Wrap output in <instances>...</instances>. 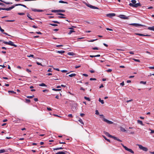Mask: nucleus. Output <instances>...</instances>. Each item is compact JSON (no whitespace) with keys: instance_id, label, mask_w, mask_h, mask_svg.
Wrapping results in <instances>:
<instances>
[{"instance_id":"1","label":"nucleus","mask_w":154,"mask_h":154,"mask_svg":"<svg viewBox=\"0 0 154 154\" xmlns=\"http://www.w3.org/2000/svg\"><path fill=\"white\" fill-rule=\"evenodd\" d=\"M122 146L123 147V148L125 149L127 151H129L131 153H134V152L131 149L128 148L126 146H125L123 144H121Z\"/></svg>"},{"instance_id":"2","label":"nucleus","mask_w":154,"mask_h":154,"mask_svg":"<svg viewBox=\"0 0 154 154\" xmlns=\"http://www.w3.org/2000/svg\"><path fill=\"white\" fill-rule=\"evenodd\" d=\"M129 5L131 7H135V8H137L138 7L141 6V5L139 3H136L134 5L133 4H132L131 3H130L129 4Z\"/></svg>"},{"instance_id":"3","label":"nucleus","mask_w":154,"mask_h":154,"mask_svg":"<svg viewBox=\"0 0 154 154\" xmlns=\"http://www.w3.org/2000/svg\"><path fill=\"white\" fill-rule=\"evenodd\" d=\"M137 145L140 149L142 150L143 151L145 152L148 151V149L146 147H143L142 145L140 144H137Z\"/></svg>"},{"instance_id":"4","label":"nucleus","mask_w":154,"mask_h":154,"mask_svg":"<svg viewBox=\"0 0 154 154\" xmlns=\"http://www.w3.org/2000/svg\"><path fill=\"white\" fill-rule=\"evenodd\" d=\"M85 4L88 7L91 8H92L93 9H99V8H97L96 7H95L94 6H92L91 5L87 3H85Z\"/></svg>"},{"instance_id":"5","label":"nucleus","mask_w":154,"mask_h":154,"mask_svg":"<svg viewBox=\"0 0 154 154\" xmlns=\"http://www.w3.org/2000/svg\"><path fill=\"white\" fill-rule=\"evenodd\" d=\"M103 120L109 124H112L113 123V122L105 119L104 117L103 118Z\"/></svg>"},{"instance_id":"6","label":"nucleus","mask_w":154,"mask_h":154,"mask_svg":"<svg viewBox=\"0 0 154 154\" xmlns=\"http://www.w3.org/2000/svg\"><path fill=\"white\" fill-rule=\"evenodd\" d=\"M55 154H70L69 153L66 151H63L59 152L56 153Z\"/></svg>"},{"instance_id":"7","label":"nucleus","mask_w":154,"mask_h":154,"mask_svg":"<svg viewBox=\"0 0 154 154\" xmlns=\"http://www.w3.org/2000/svg\"><path fill=\"white\" fill-rule=\"evenodd\" d=\"M119 17L123 19H128V17L125 16L124 15H120Z\"/></svg>"},{"instance_id":"8","label":"nucleus","mask_w":154,"mask_h":154,"mask_svg":"<svg viewBox=\"0 0 154 154\" xmlns=\"http://www.w3.org/2000/svg\"><path fill=\"white\" fill-rule=\"evenodd\" d=\"M130 25L134 26L136 27H138V26H144V25H141L140 24H138V23H131Z\"/></svg>"},{"instance_id":"9","label":"nucleus","mask_w":154,"mask_h":154,"mask_svg":"<svg viewBox=\"0 0 154 154\" xmlns=\"http://www.w3.org/2000/svg\"><path fill=\"white\" fill-rule=\"evenodd\" d=\"M8 45H10L11 46H14L15 47H17V45L14 44V43L13 42H12V41H8Z\"/></svg>"},{"instance_id":"10","label":"nucleus","mask_w":154,"mask_h":154,"mask_svg":"<svg viewBox=\"0 0 154 154\" xmlns=\"http://www.w3.org/2000/svg\"><path fill=\"white\" fill-rule=\"evenodd\" d=\"M115 16V14L114 13H110L106 14V16L109 17H111Z\"/></svg>"},{"instance_id":"11","label":"nucleus","mask_w":154,"mask_h":154,"mask_svg":"<svg viewBox=\"0 0 154 154\" xmlns=\"http://www.w3.org/2000/svg\"><path fill=\"white\" fill-rule=\"evenodd\" d=\"M14 8V5H13L11 7H10L9 8H5V10L7 11H9V10H10L11 9H12Z\"/></svg>"},{"instance_id":"12","label":"nucleus","mask_w":154,"mask_h":154,"mask_svg":"<svg viewBox=\"0 0 154 154\" xmlns=\"http://www.w3.org/2000/svg\"><path fill=\"white\" fill-rule=\"evenodd\" d=\"M112 138L113 139H114V140H116L119 141L120 142L122 141L121 140H120L117 137H115L114 136H113Z\"/></svg>"},{"instance_id":"13","label":"nucleus","mask_w":154,"mask_h":154,"mask_svg":"<svg viewBox=\"0 0 154 154\" xmlns=\"http://www.w3.org/2000/svg\"><path fill=\"white\" fill-rule=\"evenodd\" d=\"M148 29L150 30L154 31V26L152 27H149Z\"/></svg>"},{"instance_id":"14","label":"nucleus","mask_w":154,"mask_h":154,"mask_svg":"<svg viewBox=\"0 0 154 154\" xmlns=\"http://www.w3.org/2000/svg\"><path fill=\"white\" fill-rule=\"evenodd\" d=\"M105 134L107 136L109 137H110L111 138H112V137H113L112 136L110 135L109 133L107 132H106L105 133Z\"/></svg>"},{"instance_id":"15","label":"nucleus","mask_w":154,"mask_h":154,"mask_svg":"<svg viewBox=\"0 0 154 154\" xmlns=\"http://www.w3.org/2000/svg\"><path fill=\"white\" fill-rule=\"evenodd\" d=\"M0 1L1 2H3L4 3H5L7 4H12V2H5L4 1L2 0H0Z\"/></svg>"},{"instance_id":"16","label":"nucleus","mask_w":154,"mask_h":154,"mask_svg":"<svg viewBox=\"0 0 154 154\" xmlns=\"http://www.w3.org/2000/svg\"><path fill=\"white\" fill-rule=\"evenodd\" d=\"M67 54L70 56H74L75 55V54L72 52H68Z\"/></svg>"},{"instance_id":"17","label":"nucleus","mask_w":154,"mask_h":154,"mask_svg":"<svg viewBox=\"0 0 154 154\" xmlns=\"http://www.w3.org/2000/svg\"><path fill=\"white\" fill-rule=\"evenodd\" d=\"M63 149L64 148L63 147H59V148H54L53 150H60V149Z\"/></svg>"},{"instance_id":"18","label":"nucleus","mask_w":154,"mask_h":154,"mask_svg":"<svg viewBox=\"0 0 154 154\" xmlns=\"http://www.w3.org/2000/svg\"><path fill=\"white\" fill-rule=\"evenodd\" d=\"M57 53H58L59 54H62L63 53H64L65 52V51H57Z\"/></svg>"},{"instance_id":"19","label":"nucleus","mask_w":154,"mask_h":154,"mask_svg":"<svg viewBox=\"0 0 154 154\" xmlns=\"http://www.w3.org/2000/svg\"><path fill=\"white\" fill-rule=\"evenodd\" d=\"M27 17L29 18L30 20H33V19L31 17V16L30 14L29 13H27Z\"/></svg>"},{"instance_id":"20","label":"nucleus","mask_w":154,"mask_h":154,"mask_svg":"<svg viewBox=\"0 0 154 154\" xmlns=\"http://www.w3.org/2000/svg\"><path fill=\"white\" fill-rule=\"evenodd\" d=\"M120 130L122 132H125L126 131V130L124 128L122 127L120 128Z\"/></svg>"},{"instance_id":"21","label":"nucleus","mask_w":154,"mask_h":154,"mask_svg":"<svg viewBox=\"0 0 154 154\" xmlns=\"http://www.w3.org/2000/svg\"><path fill=\"white\" fill-rule=\"evenodd\" d=\"M137 122V123L138 124H139L142 125H143V122L142 121H140V120H138Z\"/></svg>"},{"instance_id":"22","label":"nucleus","mask_w":154,"mask_h":154,"mask_svg":"<svg viewBox=\"0 0 154 154\" xmlns=\"http://www.w3.org/2000/svg\"><path fill=\"white\" fill-rule=\"evenodd\" d=\"M76 75V74L75 73H72L69 75V76L70 77H74Z\"/></svg>"},{"instance_id":"23","label":"nucleus","mask_w":154,"mask_h":154,"mask_svg":"<svg viewBox=\"0 0 154 154\" xmlns=\"http://www.w3.org/2000/svg\"><path fill=\"white\" fill-rule=\"evenodd\" d=\"M59 3H66V4H68V2H64V1H62V0H60L59 1Z\"/></svg>"},{"instance_id":"24","label":"nucleus","mask_w":154,"mask_h":154,"mask_svg":"<svg viewBox=\"0 0 154 154\" xmlns=\"http://www.w3.org/2000/svg\"><path fill=\"white\" fill-rule=\"evenodd\" d=\"M61 90V89H55V88H54L52 89V90H53L54 91H60Z\"/></svg>"},{"instance_id":"25","label":"nucleus","mask_w":154,"mask_h":154,"mask_svg":"<svg viewBox=\"0 0 154 154\" xmlns=\"http://www.w3.org/2000/svg\"><path fill=\"white\" fill-rule=\"evenodd\" d=\"M39 86H46V85L44 83H42L39 84Z\"/></svg>"},{"instance_id":"26","label":"nucleus","mask_w":154,"mask_h":154,"mask_svg":"<svg viewBox=\"0 0 154 154\" xmlns=\"http://www.w3.org/2000/svg\"><path fill=\"white\" fill-rule=\"evenodd\" d=\"M79 121L81 124H82V125H84V123L82 120L81 119H80L79 120Z\"/></svg>"},{"instance_id":"27","label":"nucleus","mask_w":154,"mask_h":154,"mask_svg":"<svg viewBox=\"0 0 154 154\" xmlns=\"http://www.w3.org/2000/svg\"><path fill=\"white\" fill-rule=\"evenodd\" d=\"M131 2H132V4L134 5L136 4V1L135 0H132L131 1Z\"/></svg>"},{"instance_id":"28","label":"nucleus","mask_w":154,"mask_h":154,"mask_svg":"<svg viewBox=\"0 0 154 154\" xmlns=\"http://www.w3.org/2000/svg\"><path fill=\"white\" fill-rule=\"evenodd\" d=\"M99 101L102 104H103L104 103V102L103 100H101L100 98L99 99Z\"/></svg>"},{"instance_id":"29","label":"nucleus","mask_w":154,"mask_h":154,"mask_svg":"<svg viewBox=\"0 0 154 154\" xmlns=\"http://www.w3.org/2000/svg\"><path fill=\"white\" fill-rule=\"evenodd\" d=\"M132 59L133 60H134V61H136V62H140V60L139 59H135L134 58H133Z\"/></svg>"},{"instance_id":"30","label":"nucleus","mask_w":154,"mask_h":154,"mask_svg":"<svg viewBox=\"0 0 154 154\" xmlns=\"http://www.w3.org/2000/svg\"><path fill=\"white\" fill-rule=\"evenodd\" d=\"M75 31L74 30H70L69 31V32L68 34L69 35H70L72 32H74Z\"/></svg>"},{"instance_id":"31","label":"nucleus","mask_w":154,"mask_h":154,"mask_svg":"<svg viewBox=\"0 0 154 154\" xmlns=\"http://www.w3.org/2000/svg\"><path fill=\"white\" fill-rule=\"evenodd\" d=\"M84 98H85V99L86 100H88V101H90V99L89 98L87 97H84Z\"/></svg>"},{"instance_id":"32","label":"nucleus","mask_w":154,"mask_h":154,"mask_svg":"<svg viewBox=\"0 0 154 154\" xmlns=\"http://www.w3.org/2000/svg\"><path fill=\"white\" fill-rule=\"evenodd\" d=\"M5 152V150L4 149H1L0 150V153L4 152Z\"/></svg>"},{"instance_id":"33","label":"nucleus","mask_w":154,"mask_h":154,"mask_svg":"<svg viewBox=\"0 0 154 154\" xmlns=\"http://www.w3.org/2000/svg\"><path fill=\"white\" fill-rule=\"evenodd\" d=\"M140 84H146V82L145 81H141L140 82Z\"/></svg>"},{"instance_id":"34","label":"nucleus","mask_w":154,"mask_h":154,"mask_svg":"<svg viewBox=\"0 0 154 154\" xmlns=\"http://www.w3.org/2000/svg\"><path fill=\"white\" fill-rule=\"evenodd\" d=\"M58 12H65V11L64 10H58Z\"/></svg>"},{"instance_id":"35","label":"nucleus","mask_w":154,"mask_h":154,"mask_svg":"<svg viewBox=\"0 0 154 154\" xmlns=\"http://www.w3.org/2000/svg\"><path fill=\"white\" fill-rule=\"evenodd\" d=\"M112 71V69H109L107 70H106V71L107 72H110Z\"/></svg>"},{"instance_id":"36","label":"nucleus","mask_w":154,"mask_h":154,"mask_svg":"<svg viewBox=\"0 0 154 154\" xmlns=\"http://www.w3.org/2000/svg\"><path fill=\"white\" fill-rule=\"evenodd\" d=\"M18 14L21 15H23L25 14V13H18Z\"/></svg>"},{"instance_id":"37","label":"nucleus","mask_w":154,"mask_h":154,"mask_svg":"<svg viewBox=\"0 0 154 154\" xmlns=\"http://www.w3.org/2000/svg\"><path fill=\"white\" fill-rule=\"evenodd\" d=\"M36 63L38 65H40L41 66H43L42 65L41 63H39L38 62H36Z\"/></svg>"},{"instance_id":"38","label":"nucleus","mask_w":154,"mask_h":154,"mask_svg":"<svg viewBox=\"0 0 154 154\" xmlns=\"http://www.w3.org/2000/svg\"><path fill=\"white\" fill-rule=\"evenodd\" d=\"M34 97V95H32V96H28L27 97L28 98H32Z\"/></svg>"},{"instance_id":"39","label":"nucleus","mask_w":154,"mask_h":154,"mask_svg":"<svg viewBox=\"0 0 154 154\" xmlns=\"http://www.w3.org/2000/svg\"><path fill=\"white\" fill-rule=\"evenodd\" d=\"M136 35L140 36H144V35L140 33H137L136 34Z\"/></svg>"},{"instance_id":"40","label":"nucleus","mask_w":154,"mask_h":154,"mask_svg":"<svg viewBox=\"0 0 154 154\" xmlns=\"http://www.w3.org/2000/svg\"><path fill=\"white\" fill-rule=\"evenodd\" d=\"M51 11L53 12H54V13L58 12V10H52Z\"/></svg>"},{"instance_id":"41","label":"nucleus","mask_w":154,"mask_h":154,"mask_svg":"<svg viewBox=\"0 0 154 154\" xmlns=\"http://www.w3.org/2000/svg\"><path fill=\"white\" fill-rule=\"evenodd\" d=\"M103 137L108 142H110V140L108 139H107L106 138L105 136H103Z\"/></svg>"},{"instance_id":"42","label":"nucleus","mask_w":154,"mask_h":154,"mask_svg":"<svg viewBox=\"0 0 154 154\" xmlns=\"http://www.w3.org/2000/svg\"><path fill=\"white\" fill-rule=\"evenodd\" d=\"M3 43L6 45H8V42H6V41H2Z\"/></svg>"},{"instance_id":"43","label":"nucleus","mask_w":154,"mask_h":154,"mask_svg":"<svg viewBox=\"0 0 154 154\" xmlns=\"http://www.w3.org/2000/svg\"><path fill=\"white\" fill-rule=\"evenodd\" d=\"M15 21V20H5V21H6V22H14Z\"/></svg>"},{"instance_id":"44","label":"nucleus","mask_w":154,"mask_h":154,"mask_svg":"<svg viewBox=\"0 0 154 154\" xmlns=\"http://www.w3.org/2000/svg\"><path fill=\"white\" fill-rule=\"evenodd\" d=\"M26 102L27 103H30V100L29 99H26Z\"/></svg>"},{"instance_id":"45","label":"nucleus","mask_w":154,"mask_h":154,"mask_svg":"<svg viewBox=\"0 0 154 154\" xmlns=\"http://www.w3.org/2000/svg\"><path fill=\"white\" fill-rule=\"evenodd\" d=\"M52 22L55 23H58V24L60 23L59 22L57 21H53Z\"/></svg>"},{"instance_id":"46","label":"nucleus","mask_w":154,"mask_h":154,"mask_svg":"<svg viewBox=\"0 0 154 154\" xmlns=\"http://www.w3.org/2000/svg\"><path fill=\"white\" fill-rule=\"evenodd\" d=\"M90 80L92 81V80H96V79L95 78H91L90 79Z\"/></svg>"},{"instance_id":"47","label":"nucleus","mask_w":154,"mask_h":154,"mask_svg":"<svg viewBox=\"0 0 154 154\" xmlns=\"http://www.w3.org/2000/svg\"><path fill=\"white\" fill-rule=\"evenodd\" d=\"M21 4H16L14 5V7L15 6H21Z\"/></svg>"},{"instance_id":"48","label":"nucleus","mask_w":154,"mask_h":154,"mask_svg":"<svg viewBox=\"0 0 154 154\" xmlns=\"http://www.w3.org/2000/svg\"><path fill=\"white\" fill-rule=\"evenodd\" d=\"M68 116L69 117L72 118L73 117L72 115V114H69L68 115Z\"/></svg>"},{"instance_id":"49","label":"nucleus","mask_w":154,"mask_h":154,"mask_svg":"<svg viewBox=\"0 0 154 154\" xmlns=\"http://www.w3.org/2000/svg\"><path fill=\"white\" fill-rule=\"evenodd\" d=\"M58 18H65L66 17L63 16H59L58 17Z\"/></svg>"},{"instance_id":"50","label":"nucleus","mask_w":154,"mask_h":154,"mask_svg":"<svg viewBox=\"0 0 154 154\" xmlns=\"http://www.w3.org/2000/svg\"><path fill=\"white\" fill-rule=\"evenodd\" d=\"M50 25H51L53 26H56L57 25V24H50Z\"/></svg>"},{"instance_id":"51","label":"nucleus","mask_w":154,"mask_h":154,"mask_svg":"<svg viewBox=\"0 0 154 154\" xmlns=\"http://www.w3.org/2000/svg\"><path fill=\"white\" fill-rule=\"evenodd\" d=\"M0 30L2 32H4V30L1 28L0 26Z\"/></svg>"},{"instance_id":"52","label":"nucleus","mask_w":154,"mask_h":154,"mask_svg":"<svg viewBox=\"0 0 154 154\" xmlns=\"http://www.w3.org/2000/svg\"><path fill=\"white\" fill-rule=\"evenodd\" d=\"M8 92H11V93H14V94L16 93L14 91H8Z\"/></svg>"},{"instance_id":"53","label":"nucleus","mask_w":154,"mask_h":154,"mask_svg":"<svg viewBox=\"0 0 154 154\" xmlns=\"http://www.w3.org/2000/svg\"><path fill=\"white\" fill-rule=\"evenodd\" d=\"M38 9H32V10L35 11V12H37L38 11Z\"/></svg>"},{"instance_id":"54","label":"nucleus","mask_w":154,"mask_h":154,"mask_svg":"<svg viewBox=\"0 0 154 154\" xmlns=\"http://www.w3.org/2000/svg\"><path fill=\"white\" fill-rule=\"evenodd\" d=\"M149 130L151 131V132H150L151 134L153 133H154V130H151L150 129H149Z\"/></svg>"},{"instance_id":"55","label":"nucleus","mask_w":154,"mask_h":154,"mask_svg":"<svg viewBox=\"0 0 154 154\" xmlns=\"http://www.w3.org/2000/svg\"><path fill=\"white\" fill-rule=\"evenodd\" d=\"M95 114H96L98 115L99 114V112L98 110H96L95 111Z\"/></svg>"},{"instance_id":"56","label":"nucleus","mask_w":154,"mask_h":154,"mask_svg":"<svg viewBox=\"0 0 154 154\" xmlns=\"http://www.w3.org/2000/svg\"><path fill=\"white\" fill-rule=\"evenodd\" d=\"M61 72H67V71L66 70H63L61 71Z\"/></svg>"},{"instance_id":"57","label":"nucleus","mask_w":154,"mask_h":154,"mask_svg":"<svg viewBox=\"0 0 154 154\" xmlns=\"http://www.w3.org/2000/svg\"><path fill=\"white\" fill-rule=\"evenodd\" d=\"M120 85L122 86H123L124 85V82H122L120 83Z\"/></svg>"},{"instance_id":"58","label":"nucleus","mask_w":154,"mask_h":154,"mask_svg":"<svg viewBox=\"0 0 154 154\" xmlns=\"http://www.w3.org/2000/svg\"><path fill=\"white\" fill-rule=\"evenodd\" d=\"M27 57H34V55H32V54H30V55L28 56Z\"/></svg>"},{"instance_id":"59","label":"nucleus","mask_w":154,"mask_h":154,"mask_svg":"<svg viewBox=\"0 0 154 154\" xmlns=\"http://www.w3.org/2000/svg\"><path fill=\"white\" fill-rule=\"evenodd\" d=\"M57 14L58 15H61V16H64V15L63 14L60 13H58V14Z\"/></svg>"},{"instance_id":"60","label":"nucleus","mask_w":154,"mask_h":154,"mask_svg":"<svg viewBox=\"0 0 154 154\" xmlns=\"http://www.w3.org/2000/svg\"><path fill=\"white\" fill-rule=\"evenodd\" d=\"M106 30H109V31H113V30L112 29H109V28H106Z\"/></svg>"},{"instance_id":"61","label":"nucleus","mask_w":154,"mask_h":154,"mask_svg":"<svg viewBox=\"0 0 154 154\" xmlns=\"http://www.w3.org/2000/svg\"><path fill=\"white\" fill-rule=\"evenodd\" d=\"M92 49L93 50H98V48L97 47H94V48H93Z\"/></svg>"},{"instance_id":"62","label":"nucleus","mask_w":154,"mask_h":154,"mask_svg":"<svg viewBox=\"0 0 154 154\" xmlns=\"http://www.w3.org/2000/svg\"><path fill=\"white\" fill-rule=\"evenodd\" d=\"M149 68L150 69H154V66H149Z\"/></svg>"},{"instance_id":"63","label":"nucleus","mask_w":154,"mask_h":154,"mask_svg":"<svg viewBox=\"0 0 154 154\" xmlns=\"http://www.w3.org/2000/svg\"><path fill=\"white\" fill-rule=\"evenodd\" d=\"M47 109L48 111H51V108L48 107L47 108Z\"/></svg>"},{"instance_id":"64","label":"nucleus","mask_w":154,"mask_h":154,"mask_svg":"<svg viewBox=\"0 0 154 154\" xmlns=\"http://www.w3.org/2000/svg\"><path fill=\"white\" fill-rule=\"evenodd\" d=\"M48 72H52L51 69V68H49L48 69Z\"/></svg>"}]
</instances>
